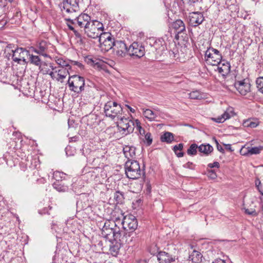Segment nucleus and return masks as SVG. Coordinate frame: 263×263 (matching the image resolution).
Here are the masks:
<instances>
[{
	"label": "nucleus",
	"instance_id": "nucleus-1",
	"mask_svg": "<svg viewBox=\"0 0 263 263\" xmlns=\"http://www.w3.org/2000/svg\"><path fill=\"white\" fill-rule=\"evenodd\" d=\"M104 111L106 116L114 119H120L117 124L118 130L123 136L132 133L135 128L134 123L128 118L122 116L123 108L116 102L109 101L104 105Z\"/></svg>",
	"mask_w": 263,
	"mask_h": 263
},
{
	"label": "nucleus",
	"instance_id": "nucleus-2",
	"mask_svg": "<svg viewBox=\"0 0 263 263\" xmlns=\"http://www.w3.org/2000/svg\"><path fill=\"white\" fill-rule=\"evenodd\" d=\"M65 20L67 22L66 25L68 29L73 32L76 39L79 40V42L81 44H84V38L78 30L76 29V28L78 26L81 28H84L85 30L91 21L90 16L87 14L82 13L74 19L66 18Z\"/></svg>",
	"mask_w": 263,
	"mask_h": 263
},
{
	"label": "nucleus",
	"instance_id": "nucleus-3",
	"mask_svg": "<svg viewBox=\"0 0 263 263\" xmlns=\"http://www.w3.org/2000/svg\"><path fill=\"white\" fill-rule=\"evenodd\" d=\"M67 85L70 91L79 94L83 91L89 92L87 90L88 86H86L85 83L84 78L79 75L74 74L69 77Z\"/></svg>",
	"mask_w": 263,
	"mask_h": 263
},
{
	"label": "nucleus",
	"instance_id": "nucleus-4",
	"mask_svg": "<svg viewBox=\"0 0 263 263\" xmlns=\"http://www.w3.org/2000/svg\"><path fill=\"white\" fill-rule=\"evenodd\" d=\"M125 174L129 179H137L143 174L139 163L136 160H128L125 165Z\"/></svg>",
	"mask_w": 263,
	"mask_h": 263
},
{
	"label": "nucleus",
	"instance_id": "nucleus-5",
	"mask_svg": "<svg viewBox=\"0 0 263 263\" xmlns=\"http://www.w3.org/2000/svg\"><path fill=\"white\" fill-rule=\"evenodd\" d=\"M147 43L149 44L151 46L150 50L155 53L156 59L160 58L166 51V43L162 39H149Z\"/></svg>",
	"mask_w": 263,
	"mask_h": 263
},
{
	"label": "nucleus",
	"instance_id": "nucleus-6",
	"mask_svg": "<svg viewBox=\"0 0 263 263\" xmlns=\"http://www.w3.org/2000/svg\"><path fill=\"white\" fill-rule=\"evenodd\" d=\"M103 29L102 23L97 20H92L84 30V32L88 37L97 39L100 34V32L103 31Z\"/></svg>",
	"mask_w": 263,
	"mask_h": 263
},
{
	"label": "nucleus",
	"instance_id": "nucleus-7",
	"mask_svg": "<svg viewBox=\"0 0 263 263\" xmlns=\"http://www.w3.org/2000/svg\"><path fill=\"white\" fill-rule=\"evenodd\" d=\"M31 48L32 50L37 54L45 58H50L49 53L52 51L53 45L48 41L42 40L37 43L35 47Z\"/></svg>",
	"mask_w": 263,
	"mask_h": 263
},
{
	"label": "nucleus",
	"instance_id": "nucleus-8",
	"mask_svg": "<svg viewBox=\"0 0 263 263\" xmlns=\"http://www.w3.org/2000/svg\"><path fill=\"white\" fill-rule=\"evenodd\" d=\"M204 58L208 64L214 66L221 62L222 55L217 49L209 48L205 51Z\"/></svg>",
	"mask_w": 263,
	"mask_h": 263
},
{
	"label": "nucleus",
	"instance_id": "nucleus-9",
	"mask_svg": "<svg viewBox=\"0 0 263 263\" xmlns=\"http://www.w3.org/2000/svg\"><path fill=\"white\" fill-rule=\"evenodd\" d=\"M124 230L135 231L138 227V221L136 217L132 214H127L123 217L121 222Z\"/></svg>",
	"mask_w": 263,
	"mask_h": 263
},
{
	"label": "nucleus",
	"instance_id": "nucleus-10",
	"mask_svg": "<svg viewBox=\"0 0 263 263\" xmlns=\"http://www.w3.org/2000/svg\"><path fill=\"white\" fill-rule=\"evenodd\" d=\"M114 54L118 58H123L128 55L127 47L122 41H116L113 49Z\"/></svg>",
	"mask_w": 263,
	"mask_h": 263
},
{
	"label": "nucleus",
	"instance_id": "nucleus-11",
	"mask_svg": "<svg viewBox=\"0 0 263 263\" xmlns=\"http://www.w3.org/2000/svg\"><path fill=\"white\" fill-rule=\"evenodd\" d=\"M128 55L138 58L142 57L145 54V48L141 44L134 42L128 48Z\"/></svg>",
	"mask_w": 263,
	"mask_h": 263
},
{
	"label": "nucleus",
	"instance_id": "nucleus-12",
	"mask_svg": "<svg viewBox=\"0 0 263 263\" xmlns=\"http://www.w3.org/2000/svg\"><path fill=\"white\" fill-rule=\"evenodd\" d=\"M172 27L176 33L175 38L177 40H179L180 38L184 39L186 37L185 26L182 21L181 20H176L173 22Z\"/></svg>",
	"mask_w": 263,
	"mask_h": 263
},
{
	"label": "nucleus",
	"instance_id": "nucleus-13",
	"mask_svg": "<svg viewBox=\"0 0 263 263\" xmlns=\"http://www.w3.org/2000/svg\"><path fill=\"white\" fill-rule=\"evenodd\" d=\"M61 9L65 10L67 13H72L79 11V6L78 0H64L61 4Z\"/></svg>",
	"mask_w": 263,
	"mask_h": 263
},
{
	"label": "nucleus",
	"instance_id": "nucleus-14",
	"mask_svg": "<svg viewBox=\"0 0 263 263\" xmlns=\"http://www.w3.org/2000/svg\"><path fill=\"white\" fill-rule=\"evenodd\" d=\"M234 86L239 93L243 96L246 95L251 91V85L247 79L236 81Z\"/></svg>",
	"mask_w": 263,
	"mask_h": 263
},
{
	"label": "nucleus",
	"instance_id": "nucleus-15",
	"mask_svg": "<svg viewBox=\"0 0 263 263\" xmlns=\"http://www.w3.org/2000/svg\"><path fill=\"white\" fill-rule=\"evenodd\" d=\"M190 24L193 27H197L201 24L204 20V17L202 12L193 11L189 14Z\"/></svg>",
	"mask_w": 263,
	"mask_h": 263
},
{
	"label": "nucleus",
	"instance_id": "nucleus-16",
	"mask_svg": "<svg viewBox=\"0 0 263 263\" xmlns=\"http://www.w3.org/2000/svg\"><path fill=\"white\" fill-rule=\"evenodd\" d=\"M157 256L159 263H174L175 261V257L165 252H159Z\"/></svg>",
	"mask_w": 263,
	"mask_h": 263
},
{
	"label": "nucleus",
	"instance_id": "nucleus-17",
	"mask_svg": "<svg viewBox=\"0 0 263 263\" xmlns=\"http://www.w3.org/2000/svg\"><path fill=\"white\" fill-rule=\"evenodd\" d=\"M124 230H121L118 227H116L115 229V232L113 235V240L119 243H123L125 240V235L126 234Z\"/></svg>",
	"mask_w": 263,
	"mask_h": 263
},
{
	"label": "nucleus",
	"instance_id": "nucleus-18",
	"mask_svg": "<svg viewBox=\"0 0 263 263\" xmlns=\"http://www.w3.org/2000/svg\"><path fill=\"white\" fill-rule=\"evenodd\" d=\"M143 115L149 121H157V117L160 116V112L158 108L155 109L154 111L149 109H143Z\"/></svg>",
	"mask_w": 263,
	"mask_h": 263
},
{
	"label": "nucleus",
	"instance_id": "nucleus-19",
	"mask_svg": "<svg viewBox=\"0 0 263 263\" xmlns=\"http://www.w3.org/2000/svg\"><path fill=\"white\" fill-rule=\"evenodd\" d=\"M217 65V70L223 77L226 76L230 72L231 66L229 62H224L222 63L220 62Z\"/></svg>",
	"mask_w": 263,
	"mask_h": 263
},
{
	"label": "nucleus",
	"instance_id": "nucleus-20",
	"mask_svg": "<svg viewBox=\"0 0 263 263\" xmlns=\"http://www.w3.org/2000/svg\"><path fill=\"white\" fill-rule=\"evenodd\" d=\"M85 61L88 64H89L95 68L98 69L102 68L103 66L104 65V64L101 60L96 58L87 57L85 58Z\"/></svg>",
	"mask_w": 263,
	"mask_h": 263
},
{
	"label": "nucleus",
	"instance_id": "nucleus-21",
	"mask_svg": "<svg viewBox=\"0 0 263 263\" xmlns=\"http://www.w3.org/2000/svg\"><path fill=\"white\" fill-rule=\"evenodd\" d=\"M234 116V112L230 109H227L222 115L217 118H213V120L217 123H223L226 120L230 119Z\"/></svg>",
	"mask_w": 263,
	"mask_h": 263
},
{
	"label": "nucleus",
	"instance_id": "nucleus-22",
	"mask_svg": "<svg viewBox=\"0 0 263 263\" xmlns=\"http://www.w3.org/2000/svg\"><path fill=\"white\" fill-rule=\"evenodd\" d=\"M25 50L22 48H17L14 49L12 54V60L14 62L19 63L22 59L25 61L24 57L23 56Z\"/></svg>",
	"mask_w": 263,
	"mask_h": 263
},
{
	"label": "nucleus",
	"instance_id": "nucleus-23",
	"mask_svg": "<svg viewBox=\"0 0 263 263\" xmlns=\"http://www.w3.org/2000/svg\"><path fill=\"white\" fill-rule=\"evenodd\" d=\"M70 69L67 68L61 67L58 70H55V72H58V78L56 79V80L63 82V80L69 74V70Z\"/></svg>",
	"mask_w": 263,
	"mask_h": 263
},
{
	"label": "nucleus",
	"instance_id": "nucleus-24",
	"mask_svg": "<svg viewBox=\"0 0 263 263\" xmlns=\"http://www.w3.org/2000/svg\"><path fill=\"white\" fill-rule=\"evenodd\" d=\"M125 217L124 214L120 209H116L113 212L111 213V221H114L115 223H119L120 221L123 219V217Z\"/></svg>",
	"mask_w": 263,
	"mask_h": 263
},
{
	"label": "nucleus",
	"instance_id": "nucleus-25",
	"mask_svg": "<svg viewBox=\"0 0 263 263\" xmlns=\"http://www.w3.org/2000/svg\"><path fill=\"white\" fill-rule=\"evenodd\" d=\"M202 254L198 251L194 250L189 255V260L192 263H201L202 261Z\"/></svg>",
	"mask_w": 263,
	"mask_h": 263
},
{
	"label": "nucleus",
	"instance_id": "nucleus-26",
	"mask_svg": "<svg viewBox=\"0 0 263 263\" xmlns=\"http://www.w3.org/2000/svg\"><path fill=\"white\" fill-rule=\"evenodd\" d=\"M123 152L126 158L129 160L136 155V148L134 146H126L123 148Z\"/></svg>",
	"mask_w": 263,
	"mask_h": 263
},
{
	"label": "nucleus",
	"instance_id": "nucleus-27",
	"mask_svg": "<svg viewBox=\"0 0 263 263\" xmlns=\"http://www.w3.org/2000/svg\"><path fill=\"white\" fill-rule=\"evenodd\" d=\"M116 42L114 37H112L103 43L100 44L101 47L105 51H108L111 49H114V45Z\"/></svg>",
	"mask_w": 263,
	"mask_h": 263
},
{
	"label": "nucleus",
	"instance_id": "nucleus-28",
	"mask_svg": "<svg viewBox=\"0 0 263 263\" xmlns=\"http://www.w3.org/2000/svg\"><path fill=\"white\" fill-rule=\"evenodd\" d=\"M241 210L247 215L253 217H255L258 216V213L256 212V210L254 208H249L247 207V205L245 203V201H243V207L242 208Z\"/></svg>",
	"mask_w": 263,
	"mask_h": 263
},
{
	"label": "nucleus",
	"instance_id": "nucleus-29",
	"mask_svg": "<svg viewBox=\"0 0 263 263\" xmlns=\"http://www.w3.org/2000/svg\"><path fill=\"white\" fill-rule=\"evenodd\" d=\"M198 151L199 152L203 153L206 156H208L213 151V148L209 144H202L198 146Z\"/></svg>",
	"mask_w": 263,
	"mask_h": 263
},
{
	"label": "nucleus",
	"instance_id": "nucleus-30",
	"mask_svg": "<svg viewBox=\"0 0 263 263\" xmlns=\"http://www.w3.org/2000/svg\"><path fill=\"white\" fill-rule=\"evenodd\" d=\"M115 229V228L102 230L101 235L103 237L105 238L106 239H108L110 242H111Z\"/></svg>",
	"mask_w": 263,
	"mask_h": 263
},
{
	"label": "nucleus",
	"instance_id": "nucleus-31",
	"mask_svg": "<svg viewBox=\"0 0 263 263\" xmlns=\"http://www.w3.org/2000/svg\"><path fill=\"white\" fill-rule=\"evenodd\" d=\"M161 141L171 143L174 140V137L173 133L166 132L160 137Z\"/></svg>",
	"mask_w": 263,
	"mask_h": 263
},
{
	"label": "nucleus",
	"instance_id": "nucleus-32",
	"mask_svg": "<svg viewBox=\"0 0 263 263\" xmlns=\"http://www.w3.org/2000/svg\"><path fill=\"white\" fill-rule=\"evenodd\" d=\"M29 62L30 63V64L38 66L39 68H41L42 66V60L38 55L29 54Z\"/></svg>",
	"mask_w": 263,
	"mask_h": 263
},
{
	"label": "nucleus",
	"instance_id": "nucleus-33",
	"mask_svg": "<svg viewBox=\"0 0 263 263\" xmlns=\"http://www.w3.org/2000/svg\"><path fill=\"white\" fill-rule=\"evenodd\" d=\"M259 125V122L257 119H249L243 121V126L245 127L255 128Z\"/></svg>",
	"mask_w": 263,
	"mask_h": 263
},
{
	"label": "nucleus",
	"instance_id": "nucleus-34",
	"mask_svg": "<svg viewBox=\"0 0 263 263\" xmlns=\"http://www.w3.org/2000/svg\"><path fill=\"white\" fill-rule=\"evenodd\" d=\"M52 186L54 189L59 192H65L68 190V186L61 182H54Z\"/></svg>",
	"mask_w": 263,
	"mask_h": 263
},
{
	"label": "nucleus",
	"instance_id": "nucleus-35",
	"mask_svg": "<svg viewBox=\"0 0 263 263\" xmlns=\"http://www.w3.org/2000/svg\"><path fill=\"white\" fill-rule=\"evenodd\" d=\"M111 242L112 245L110 246V253L112 254V255L116 256L119 252V250L121 247V243L115 242V243L114 244V242L111 241Z\"/></svg>",
	"mask_w": 263,
	"mask_h": 263
},
{
	"label": "nucleus",
	"instance_id": "nucleus-36",
	"mask_svg": "<svg viewBox=\"0 0 263 263\" xmlns=\"http://www.w3.org/2000/svg\"><path fill=\"white\" fill-rule=\"evenodd\" d=\"M184 144L183 143H179L177 145H175L173 150L176 155V156L180 158L184 156V153L181 152L183 149Z\"/></svg>",
	"mask_w": 263,
	"mask_h": 263
},
{
	"label": "nucleus",
	"instance_id": "nucleus-37",
	"mask_svg": "<svg viewBox=\"0 0 263 263\" xmlns=\"http://www.w3.org/2000/svg\"><path fill=\"white\" fill-rule=\"evenodd\" d=\"M53 178L55 180V182H61L65 179L66 174L59 172L55 171L53 173Z\"/></svg>",
	"mask_w": 263,
	"mask_h": 263
},
{
	"label": "nucleus",
	"instance_id": "nucleus-38",
	"mask_svg": "<svg viewBox=\"0 0 263 263\" xmlns=\"http://www.w3.org/2000/svg\"><path fill=\"white\" fill-rule=\"evenodd\" d=\"M112 37V36L109 32H100L98 38H99V42L100 44L104 43L106 41Z\"/></svg>",
	"mask_w": 263,
	"mask_h": 263
},
{
	"label": "nucleus",
	"instance_id": "nucleus-39",
	"mask_svg": "<svg viewBox=\"0 0 263 263\" xmlns=\"http://www.w3.org/2000/svg\"><path fill=\"white\" fill-rule=\"evenodd\" d=\"M262 147L261 146L253 147H248L247 152V153H245V154H249V156L259 154L262 150Z\"/></svg>",
	"mask_w": 263,
	"mask_h": 263
},
{
	"label": "nucleus",
	"instance_id": "nucleus-40",
	"mask_svg": "<svg viewBox=\"0 0 263 263\" xmlns=\"http://www.w3.org/2000/svg\"><path fill=\"white\" fill-rule=\"evenodd\" d=\"M14 49H12V45H8L4 50L5 57L8 60L10 59H12V54L14 52Z\"/></svg>",
	"mask_w": 263,
	"mask_h": 263
},
{
	"label": "nucleus",
	"instance_id": "nucleus-41",
	"mask_svg": "<svg viewBox=\"0 0 263 263\" xmlns=\"http://www.w3.org/2000/svg\"><path fill=\"white\" fill-rule=\"evenodd\" d=\"M197 149H198V145L195 143H193L187 150V154L190 156L195 155L197 153Z\"/></svg>",
	"mask_w": 263,
	"mask_h": 263
},
{
	"label": "nucleus",
	"instance_id": "nucleus-42",
	"mask_svg": "<svg viewBox=\"0 0 263 263\" xmlns=\"http://www.w3.org/2000/svg\"><path fill=\"white\" fill-rule=\"evenodd\" d=\"M189 95L191 99L200 100L203 98L202 95L198 90L193 91Z\"/></svg>",
	"mask_w": 263,
	"mask_h": 263
},
{
	"label": "nucleus",
	"instance_id": "nucleus-43",
	"mask_svg": "<svg viewBox=\"0 0 263 263\" xmlns=\"http://www.w3.org/2000/svg\"><path fill=\"white\" fill-rule=\"evenodd\" d=\"M117 226V224L115 221H111V220H107L104 222V225L102 228V230L107 229L110 228H116Z\"/></svg>",
	"mask_w": 263,
	"mask_h": 263
},
{
	"label": "nucleus",
	"instance_id": "nucleus-44",
	"mask_svg": "<svg viewBox=\"0 0 263 263\" xmlns=\"http://www.w3.org/2000/svg\"><path fill=\"white\" fill-rule=\"evenodd\" d=\"M56 63L61 66V67L67 68L71 69V66L69 65L68 62L64 60L62 58H59L56 60Z\"/></svg>",
	"mask_w": 263,
	"mask_h": 263
},
{
	"label": "nucleus",
	"instance_id": "nucleus-45",
	"mask_svg": "<svg viewBox=\"0 0 263 263\" xmlns=\"http://www.w3.org/2000/svg\"><path fill=\"white\" fill-rule=\"evenodd\" d=\"M132 121L134 123L135 127H136V129L138 130L139 134L141 135H145V130L141 127L140 122L138 119L136 120L135 122L133 121Z\"/></svg>",
	"mask_w": 263,
	"mask_h": 263
},
{
	"label": "nucleus",
	"instance_id": "nucleus-46",
	"mask_svg": "<svg viewBox=\"0 0 263 263\" xmlns=\"http://www.w3.org/2000/svg\"><path fill=\"white\" fill-rule=\"evenodd\" d=\"M256 84L258 90L263 93V77L258 78L256 80Z\"/></svg>",
	"mask_w": 263,
	"mask_h": 263
},
{
	"label": "nucleus",
	"instance_id": "nucleus-47",
	"mask_svg": "<svg viewBox=\"0 0 263 263\" xmlns=\"http://www.w3.org/2000/svg\"><path fill=\"white\" fill-rule=\"evenodd\" d=\"M41 71H42V73L44 74H49L51 78L53 80H56V79L58 78L57 73L58 72H55V71H50V70H44L43 68L41 69Z\"/></svg>",
	"mask_w": 263,
	"mask_h": 263
},
{
	"label": "nucleus",
	"instance_id": "nucleus-48",
	"mask_svg": "<svg viewBox=\"0 0 263 263\" xmlns=\"http://www.w3.org/2000/svg\"><path fill=\"white\" fill-rule=\"evenodd\" d=\"M169 54L170 57L174 58L176 60L179 59V54L177 48H173L171 51H170Z\"/></svg>",
	"mask_w": 263,
	"mask_h": 263
},
{
	"label": "nucleus",
	"instance_id": "nucleus-49",
	"mask_svg": "<svg viewBox=\"0 0 263 263\" xmlns=\"http://www.w3.org/2000/svg\"><path fill=\"white\" fill-rule=\"evenodd\" d=\"M185 5L188 6L190 8L194 7L198 2V0H182Z\"/></svg>",
	"mask_w": 263,
	"mask_h": 263
},
{
	"label": "nucleus",
	"instance_id": "nucleus-50",
	"mask_svg": "<svg viewBox=\"0 0 263 263\" xmlns=\"http://www.w3.org/2000/svg\"><path fill=\"white\" fill-rule=\"evenodd\" d=\"M144 135L147 145L148 146L151 145L153 141L151 134L150 133H147L146 134H145Z\"/></svg>",
	"mask_w": 263,
	"mask_h": 263
},
{
	"label": "nucleus",
	"instance_id": "nucleus-51",
	"mask_svg": "<svg viewBox=\"0 0 263 263\" xmlns=\"http://www.w3.org/2000/svg\"><path fill=\"white\" fill-rule=\"evenodd\" d=\"M142 202V200L141 198H139L136 200L135 202H133V207L134 209H137L139 207L141 203Z\"/></svg>",
	"mask_w": 263,
	"mask_h": 263
},
{
	"label": "nucleus",
	"instance_id": "nucleus-52",
	"mask_svg": "<svg viewBox=\"0 0 263 263\" xmlns=\"http://www.w3.org/2000/svg\"><path fill=\"white\" fill-rule=\"evenodd\" d=\"M261 182L259 179H257L255 180V185L258 190V191L260 193V194L263 195L262 191L261 190L260 187Z\"/></svg>",
	"mask_w": 263,
	"mask_h": 263
},
{
	"label": "nucleus",
	"instance_id": "nucleus-53",
	"mask_svg": "<svg viewBox=\"0 0 263 263\" xmlns=\"http://www.w3.org/2000/svg\"><path fill=\"white\" fill-rule=\"evenodd\" d=\"M183 167L186 168H190L191 170L194 169V165L191 162H188L183 165Z\"/></svg>",
	"mask_w": 263,
	"mask_h": 263
},
{
	"label": "nucleus",
	"instance_id": "nucleus-54",
	"mask_svg": "<svg viewBox=\"0 0 263 263\" xmlns=\"http://www.w3.org/2000/svg\"><path fill=\"white\" fill-rule=\"evenodd\" d=\"M208 175L212 179H215L216 177V174L214 170H209L208 171Z\"/></svg>",
	"mask_w": 263,
	"mask_h": 263
},
{
	"label": "nucleus",
	"instance_id": "nucleus-55",
	"mask_svg": "<svg viewBox=\"0 0 263 263\" xmlns=\"http://www.w3.org/2000/svg\"><path fill=\"white\" fill-rule=\"evenodd\" d=\"M214 141H215V143H216V145H217V149H218L219 152H221V153H224V149H223V148L222 146L221 145H220L218 143V141H217L215 138H214Z\"/></svg>",
	"mask_w": 263,
	"mask_h": 263
},
{
	"label": "nucleus",
	"instance_id": "nucleus-56",
	"mask_svg": "<svg viewBox=\"0 0 263 263\" xmlns=\"http://www.w3.org/2000/svg\"><path fill=\"white\" fill-rule=\"evenodd\" d=\"M208 167H210L211 168L216 167H219V163L218 162H214L213 163H209L208 165Z\"/></svg>",
	"mask_w": 263,
	"mask_h": 263
},
{
	"label": "nucleus",
	"instance_id": "nucleus-57",
	"mask_svg": "<svg viewBox=\"0 0 263 263\" xmlns=\"http://www.w3.org/2000/svg\"><path fill=\"white\" fill-rule=\"evenodd\" d=\"M247 147L245 148V146L242 147L240 150V154L245 156H249V154H245V153H247Z\"/></svg>",
	"mask_w": 263,
	"mask_h": 263
},
{
	"label": "nucleus",
	"instance_id": "nucleus-58",
	"mask_svg": "<svg viewBox=\"0 0 263 263\" xmlns=\"http://www.w3.org/2000/svg\"><path fill=\"white\" fill-rule=\"evenodd\" d=\"M152 187L151 184L149 183H147L146 184V192L147 195H149V194L151 192Z\"/></svg>",
	"mask_w": 263,
	"mask_h": 263
},
{
	"label": "nucleus",
	"instance_id": "nucleus-59",
	"mask_svg": "<svg viewBox=\"0 0 263 263\" xmlns=\"http://www.w3.org/2000/svg\"><path fill=\"white\" fill-rule=\"evenodd\" d=\"M71 64L74 65H77L79 68H81L83 66V65L81 63L77 61H71Z\"/></svg>",
	"mask_w": 263,
	"mask_h": 263
},
{
	"label": "nucleus",
	"instance_id": "nucleus-60",
	"mask_svg": "<svg viewBox=\"0 0 263 263\" xmlns=\"http://www.w3.org/2000/svg\"><path fill=\"white\" fill-rule=\"evenodd\" d=\"M212 263H228L225 260L221 259H216Z\"/></svg>",
	"mask_w": 263,
	"mask_h": 263
},
{
	"label": "nucleus",
	"instance_id": "nucleus-61",
	"mask_svg": "<svg viewBox=\"0 0 263 263\" xmlns=\"http://www.w3.org/2000/svg\"><path fill=\"white\" fill-rule=\"evenodd\" d=\"M224 146L227 149H228L231 152L233 151V149H232L231 144H224Z\"/></svg>",
	"mask_w": 263,
	"mask_h": 263
},
{
	"label": "nucleus",
	"instance_id": "nucleus-62",
	"mask_svg": "<svg viewBox=\"0 0 263 263\" xmlns=\"http://www.w3.org/2000/svg\"><path fill=\"white\" fill-rule=\"evenodd\" d=\"M119 194H120V195L121 196H123V194L122 193L120 192L119 191H117L115 193V195H114L115 197L118 198L119 197Z\"/></svg>",
	"mask_w": 263,
	"mask_h": 263
},
{
	"label": "nucleus",
	"instance_id": "nucleus-63",
	"mask_svg": "<svg viewBox=\"0 0 263 263\" xmlns=\"http://www.w3.org/2000/svg\"><path fill=\"white\" fill-rule=\"evenodd\" d=\"M6 162V160L4 157H0V164H4Z\"/></svg>",
	"mask_w": 263,
	"mask_h": 263
},
{
	"label": "nucleus",
	"instance_id": "nucleus-64",
	"mask_svg": "<svg viewBox=\"0 0 263 263\" xmlns=\"http://www.w3.org/2000/svg\"><path fill=\"white\" fill-rule=\"evenodd\" d=\"M135 263H147V262L146 260H140L137 261Z\"/></svg>",
	"mask_w": 263,
	"mask_h": 263
}]
</instances>
